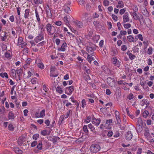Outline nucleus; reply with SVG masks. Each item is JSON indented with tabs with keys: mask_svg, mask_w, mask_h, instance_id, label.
Returning <instances> with one entry per match:
<instances>
[{
	"mask_svg": "<svg viewBox=\"0 0 154 154\" xmlns=\"http://www.w3.org/2000/svg\"><path fill=\"white\" fill-rule=\"evenodd\" d=\"M37 82V79L35 78H33L31 80V82L32 84H35Z\"/></svg>",
	"mask_w": 154,
	"mask_h": 154,
	"instance_id": "obj_37",
	"label": "nucleus"
},
{
	"mask_svg": "<svg viewBox=\"0 0 154 154\" xmlns=\"http://www.w3.org/2000/svg\"><path fill=\"white\" fill-rule=\"evenodd\" d=\"M132 16L135 20H137L139 19V17L136 13L134 12L132 14Z\"/></svg>",
	"mask_w": 154,
	"mask_h": 154,
	"instance_id": "obj_44",
	"label": "nucleus"
},
{
	"mask_svg": "<svg viewBox=\"0 0 154 154\" xmlns=\"http://www.w3.org/2000/svg\"><path fill=\"white\" fill-rule=\"evenodd\" d=\"M91 120V117L90 116H88L87 117V118L85 120L84 122L86 123H88L90 122Z\"/></svg>",
	"mask_w": 154,
	"mask_h": 154,
	"instance_id": "obj_34",
	"label": "nucleus"
},
{
	"mask_svg": "<svg viewBox=\"0 0 154 154\" xmlns=\"http://www.w3.org/2000/svg\"><path fill=\"white\" fill-rule=\"evenodd\" d=\"M63 103L64 104L66 103L65 105L66 107H68L69 106H71L72 105L71 103L68 102V100H65L63 102Z\"/></svg>",
	"mask_w": 154,
	"mask_h": 154,
	"instance_id": "obj_43",
	"label": "nucleus"
},
{
	"mask_svg": "<svg viewBox=\"0 0 154 154\" xmlns=\"http://www.w3.org/2000/svg\"><path fill=\"white\" fill-rule=\"evenodd\" d=\"M112 18L115 20L116 21L118 20L117 17L115 14H112Z\"/></svg>",
	"mask_w": 154,
	"mask_h": 154,
	"instance_id": "obj_55",
	"label": "nucleus"
},
{
	"mask_svg": "<svg viewBox=\"0 0 154 154\" xmlns=\"http://www.w3.org/2000/svg\"><path fill=\"white\" fill-rule=\"evenodd\" d=\"M121 49L123 51H125L127 49L126 46L125 45H123L121 47Z\"/></svg>",
	"mask_w": 154,
	"mask_h": 154,
	"instance_id": "obj_62",
	"label": "nucleus"
},
{
	"mask_svg": "<svg viewBox=\"0 0 154 154\" xmlns=\"http://www.w3.org/2000/svg\"><path fill=\"white\" fill-rule=\"evenodd\" d=\"M43 90L45 92H47L48 90V88L46 87L45 85H44L42 87Z\"/></svg>",
	"mask_w": 154,
	"mask_h": 154,
	"instance_id": "obj_53",
	"label": "nucleus"
},
{
	"mask_svg": "<svg viewBox=\"0 0 154 154\" xmlns=\"http://www.w3.org/2000/svg\"><path fill=\"white\" fill-rule=\"evenodd\" d=\"M82 107L83 108H84L86 105V101L85 100L83 99L82 101Z\"/></svg>",
	"mask_w": 154,
	"mask_h": 154,
	"instance_id": "obj_40",
	"label": "nucleus"
},
{
	"mask_svg": "<svg viewBox=\"0 0 154 154\" xmlns=\"http://www.w3.org/2000/svg\"><path fill=\"white\" fill-rule=\"evenodd\" d=\"M5 55L6 57L9 58L11 57V54L8 52L5 53Z\"/></svg>",
	"mask_w": 154,
	"mask_h": 154,
	"instance_id": "obj_64",
	"label": "nucleus"
},
{
	"mask_svg": "<svg viewBox=\"0 0 154 154\" xmlns=\"http://www.w3.org/2000/svg\"><path fill=\"white\" fill-rule=\"evenodd\" d=\"M28 113V111L27 109H25L23 111L24 115L25 116H27Z\"/></svg>",
	"mask_w": 154,
	"mask_h": 154,
	"instance_id": "obj_60",
	"label": "nucleus"
},
{
	"mask_svg": "<svg viewBox=\"0 0 154 154\" xmlns=\"http://www.w3.org/2000/svg\"><path fill=\"white\" fill-rule=\"evenodd\" d=\"M136 39H139L141 41H143V38L142 35L141 34H138L135 36Z\"/></svg>",
	"mask_w": 154,
	"mask_h": 154,
	"instance_id": "obj_24",
	"label": "nucleus"
},
{
	"mask_svg": "<svg viewBox=\"0 0 154 154\" xmlns=\"http://www.w3.org/2000/svg\"><path fill=\"white\" fill-rule=\"evenodd\" d=\"M107 81L108 85L111 87L116 86V82L114 79L109 77L107 79Z\"/></svg>",
	"mask_w": 154,
	"mask_h": 154,
	"instance_id": "obj_6",
	"label": "nucleus"
},
{
	"mask_svg": "<svg viewBox=\"0 0 154 154\" xmlns=\"http://www.w3.org/2000/svg\"><path fill=\"white\" fill-rule=\"evenodd\" d=\"M34 72V70L31 69L30 71H29L27 72L28 76L27 78H29L32 75V73Z\"/></svg>",
	"mask_w": 154,
	"mask_h": 154,
	"instance_id": "obj_27",
	"label": "nucleus"
},
{
	"mask_svg": "<svg viewBox=\"0 0 154 154\" xmlns=\"http://www.w3.org/2000/svg\"><path fill=\"white\" fill-rule=\"evenodd\" d=\"M41 134L42 135L44 136H45L47 135V131L46 130H43L41 131Z\"/></svg>",
	"mask_w": 154,
	"mask_h": 154,
	"instance_id": "obj_51",
	"label": "nucleus"
},
{
	"mask_svg": "<svg viewBox=\"0 0 154 154\" xmlns=\"http://www.w3.org/2000/svg\"><path fill=\"white\" fill-rule=\"evenodd\" d=\"M134 97V96L132 93H130L128 96V98L130 100L133 99Z\"/></svg>",
	"mask_w": 154,
	"mask_h": 154,
	"instance_id": "obj_45",
	"label": "nucleus"
},
{
	"mask_svg": "<svg viewBox=\"0 0 154 154\" xmlns=\"http://www.w3.org/2000/svg\"><path fill=\"white\" fill-rule=\"evenodd\" d=\"M128 56H129V58L131 60H133L135 57V55H133L132 53H129L128 54Z\"/></svg>",
	"mask_w": 154,
	"mask_h": 154,
	"instance_id": "obj_41",
	"label": "nucleus"
},
{
	"mask_svg": "<svg viewBox=\"0 0 154 154\" xmlns=\"http://www.w3.org/2000/svg\"><path fill=\"white\" fill-rule=\"evenodd\" d=\"M54 23L57 26H60L62 25V22L60 21H57L55 22Z\"/></svg>",
	"mask_w": 154,
	"mask_h": 154,
	"instance_id": "obj_46",
	"label": "nucleus"
},
{
	"mask_svg": "<svg viewBox=\"0 0 154 154\" xmlns=\"http://www.w3.org/2000/svg\"><path fill=\"white\" fill-rule=\"evenodd\" d=\"M30 12V10L28 9H26L24 13L25 18H29V16Z\"/></svg>",
	"mask_w": 154,
	"mask_h": 154,
	"instance_id": "obj_18",
	"label": "nucleus"
},
{
	"mask_svg": "<svg viewBox=\"0 0 154 154\" xmlns=\"http://www.w3.org/2000/svg\"><path fill=\"white\" fill-rule=\"evenodd\" d=\"M38 28L39 29H41V33L42 32V31H44V29H43V26L42 25H41L40 24H39L38 25Z\"/></svg>",
	"mask_w": 154,
	"mask_h": 154,
	"instance_id": "obj_57",
	"label": "nucleus"
},
{
	"mask_svg": "<svg viewBox=\"0 0 154 154\" xmlns=\"http://www.w3.org/2000/svg\"><path fill=\"white\" fill-rule=\"evenodd\" d=\"M138 124L140 125L142 124L143 123L142 120L140 118H139L138 119Z\"/></svg>",
	"mask_w": 154,
	"mask_h": 154,
	"instance_id": "obj_52",
	"label": "nucleus"
},
{
	"mask_svg": "<svg viewBox=\"0 0 154 154\" xmlns=\"http://www.w3.org/2000/svg\"><path fill=\"white\" fill-rule=\"evenodd\" d=\"M87 50L89 53H90V54L93 55V52L92 51V49L91 47H89L87 48Z\"/></svg>",
	"mask_w": 154,
	"mask_h": 154,
	"instance_id": "obj_29",
	"label": "nucleus"
},
{
	"mask_svg": "<svg viewBox=\"0 0 154 154\" xmlns=\"http://www.w3.org/2000/svg\"><path fill=\"white\" fill-rule=\"evenodd\" d=\"M120 33L123 35H125L127 34V32L126 31L124 30H121L120 31Z\"/></svg>",
	"mask_w": 154,
	"mask_h": 154,
	"instance_id": "obj_54",
	"label": "nucleus"
},
{
	"mask_svg": "<svg viewBox=\"0 0 154 154\" xmlns=\"http://www.w3.org/2000/svg\"><path fill=\"white\" fill-rule=\"evenodd\" d=\"M70 112V111L69 110L66 113V114L64 116V117L65 119H66L69 117Z\"/></svg>",
	"mask_w": 154,
	"mask_h": 154,
	"instance_id": "obj_56",
	"label": "nucleus"
},
{
	"mask_svg": "<svg viewBox=\"0 0 154 154\" xmlns=\"http://www.w3.org/2000/svg\"><path fill=\"white\" fill-rule=\"evenodd\" d=\"M149 114V112L146 110L144 111L142 114V116L143 117L145 118H146Z\"/></svg>",
	"mask_w": 154,
	"mask_h": 154,
	"instance_id": "obj_30",
	"label": "nucleus"
},
{
	"mask_svg": "<svg viewBox=\"0 0 154 154\" xmlns=\"http://www.w3.org/2000/svg\"><path fill=\"white\" fill-rule=\"evenodd\" d=\"M34 3L36 4H41L42 2V0H34Z\"/></svg>",
	"mask_w": 154,
	"mask_h": 154,
	"instance_id": "obj_48",
	"label": "nucleus"
},
{
	"mask_svg": "<svg viewBox=\"0 0 154 154\" xmlns=\"http://www.w3.org/2000/svg\"><path fill=\"white\" fill-rule=\"evenodd\" d=\"M88 128L90 129L91 130L94 132L95 130V128L91 124H89L88 125Z\"/></svg>",
	"mask_w": 154,
	"mask_h": 154,
	"instance_id": "obj_28",
	"label": "nucleus"
},
{
	"mask_svg": "<svg viewBox=\"0 0 154 154\" xmlns=\"http://www.w3.org/2000/svg\"><path fill=\"white\" fill-rule=\"evenodd\" d=\"M126 10L125 9L123 8L121 9L119 11V13L121 14H122L125 12Z\"/></svg>",
	"mask_w": 154,
	"mask_h": 154,
	"instance_id": "obj_58",
	"label": "nucleus"
},
{
	"mask_svg": "<svg viewBox=\"0 0 154 154\" xmlns=\"http://www.w3.org/2000/svg\"><path fill=\"white\" fill-rule=\"evenodd\" d=\"M67 47V44L66 43H63L60 48H58L57 50L59 51H64L66 50L65 48Z\"/></svg>",
	"mask_w": 154,
	"mask_h": 154,
	"instance_id": "obj_10",
	"label": "nucleus"
},
{
	"mask_svg": "<svg viewBox=\"0 0 154 154\" xmlns=\"http://www.w3.org/2000/svg\"><path fill=\"white\" fill-rule=\"evenodd\" d=\"M124 7V4L122 1H119L118 2V5L116 7L118 8H121Z\"/></svg>",
	"mask_w": 154,
	"mask_h": 154,
	"instance_id": "obj_19",
	"label": "nucleus"
},
{
	"mask_svg": "<svg viewBox=\"0 0 154 154\" xmlns=\"http://www.w3.org/2000/svg\"><path fill=\"white\" fill-rule=\"evenodd\" d=\"M9 19L11 22H13L14 20V16L13 15L10 16L9 17Z\"/></svg>",
	"mask_w": 154,
	"mask_h": 154,
	"instance_id": "obj_59",
	"label": "nucleus"
},
{
	"mask_svg": "<svg viewBox=\"0 0 154 154\" xmlns=\"http://www.w3.org/2000/svg\"><path fill=\"white\" fill-rule=\"evenodd\" d=\"M83 130L84 132L86 133H88V129L87 126L86 125H84L83 127Z\"/></svg>",
	"mask_w": 154,
	"mask_h": 154,
	"instance_id": "obj_39",
	"label": "nucleus"
},
{
	"mask_svg": "<svg viewBox=\"0 0 154 154\" xmlns=\"http://www.w3.org/2000/svg\"><path fill=\"white\" fill-rule=\"evenodd\" d=\"M141 104L143 106L146 105L147 106L149 105L146 99H143L142 101Z\"/></svg>",
	"mask_w": 154,
	"mask_h": 154,
	"instance_id": "obj_31",
	"label": "nucleus"
},
{
	"mask_svg": "<svg viewBox=\"0 0 154 154\" xmlns=\"http://www.w3.org/2000/svg\"><path fill=\"white\" fill-rule=\"evenodd\" d=\"M39 137V134H36L33 135L32 137L33 139L36 140Z\"/></svg>",
	"mask_w": 154,
	"mask_h": 154,
	"instance_id": "obj_47",
	"label": "nucleus"
},
{
	"mask_svg": "<svg viewBox=\"0 0 154 154\" xmlns=\"http://www.w3.org/2000/svg\"><path fill=\"white\" fill-rule=\"evenodd\" d=\"M119 113L118 111H115V115L116 119L117 120V123L119 124H120L121 122V120L120 119Z\"/></svg>",
	"mask_w": 154,
	"mask_h": 154,
	"instance_id": "obj_15",
	"label": "nucleus"
},
{
	"mask_svg": "<svg viewBox=\"0 0 154 154\" xmlns=\"http://www.w3.org/2000/svg\"><path fill=\"white\" fill-rule=\"evenodd\" d=\"M112 63L115 65L119 68L121 65V62L119 61L117 57H114L112 59Z\"/></svg>",
	"mask_w": 154,
	"mask_h": 154,
	"instance_id": "obj_4",
	"label": "nucleus"
},
{
	"mask_svg": "<svg viewBox=\"0 0 154 154\" xmlns=\"http://www.w3.org/2000/svg\"><path fill=\"white\" fill-rule=\"evenodd\" d=\"M144 134L145 137L149 140V141L150 142L152 139L149 133V131L148 130H146Z\"/></svg>",
	"mask_w": 154,
	"mask_h": 154,
	"instance_id": "obj_12",
	"label": "nucleus"
},
{
	"mask_svg": "<svg viewBox=\"0 0 154 154\" xmlns=\"http://www.w3.org/2000/svg\"><path fill=\"white\" fill-rule=\"evenodd\" d=\"M100 38V36L99 35H96L93 38V39L95 42H97L99 39Z\"/></svg>",
	"mask_w": 154,
	"mask_h": 154,
	"instance_id": "obj_35",
	"label": "nucleus"
},
{
	"mask_svg": "<svg viewBox=\"0 0 154 154\" xmlns=\"http://www.w3.org/2000/svg\"><path fill=\"white\" fill-rule=\"evenodd\" d=\"M127 39L128 41L130 42H134L136 41L135 40L134 37L131 35L127 36Z\"/></svg>",
	"mask_w": 154,
	"mask_h": 154,
	"instance_id": "obj_16",
	"label": "nucleus"
},
{
	"mask_svg": "<svg viewBox=\"0 0 154 154\" xmlns=\"http://www.w3.org/2000/svg\"><path fill=\"white\" fill-rule=\"evenodd\" d=\"M35 12L37 20L38 22H39L40 21V18H39L38 13L36 9L35 10Z\"/></svg>",
	"mask_w": 154,
	"mask_h": 154,
	"instance_id": "obj_25",
	"label": "nucleus"
},
{
	"mask_svg": "<svg viewBox=\"0 0 154 154\" xmlns=\"http://www.w3.org/2000/svg\"><path fill=\"white\" fill-rule=\"evenodd\" d=\"M113 134V133L112 131H109L108 132L107 135L108 137H111L112 135Z\"/></svg>",
	"mask_w": 154,
	"mask_h": 154,
	"instance_id": "obj_61",
	"label": "nucleus"
},
{
	"mask_svg": "<svg viewBox=\"0 0 154 154\" xmlns=\"http://www.w3.org/2000/svg\"><path fill=\"white\" fill-rule=\"evenodd\" d=\"M100 149L99 145H91L90 148L91 152L93 153H96L99 151Z\"/></svg>",
	"mask_w": 154,
	"mask_h": 154,
	"instance_id": "obj_2",
	"label": "nucleus"
},
{
	"mask_svg": "<svg viewBox=\"0 0 154 154\" xmlns=\"http://www.w3.org/2000/svg\"><path fill=\"white\" fill-rule=\"evenodd\" d=\"M74 88L73 86L66 87L65 88V92L68 95H71L73 91Z\"/></svg>",
	"mask_w": 154,
	"mask_h": 154,
	"instance_id": "obj_3",
	"label": "nucleus"
},
{
	"mask_svg": "<svg viewBox=\"0 0 154 154\" xmlns=\"http://www.w3.org/2000/svg\"><path fill=\"white\" fill-rule=\"evenodd\" d=\"M153 48L152 47H149L147 50V54L149 55H151L152 54Z\"/></svg>",
	"mask_w": 154,
	"mask_h": 154,
	"instance_id": "obj_26",
	"label": "nucleus"
},
{
	"mask_svg": "<svg viewBox=\"0 0 154 154\" xmlns=\"http://www.w3.org/2000/svg\"><path fill=\"white\" fill-rule=\"evenodd\" d=\"M123 26L125 29H128L131 27V25L130 23H126L124 24Z\"/></svg>",
	"mask_w": 154,
	"mask_h": 154,
	"instance_id": "obj_38",
	"label": "nucleus"
},
{
	"mask_svg": "<svg viewBox=\"0 0 154 154\" xmlns=\"http://www.w3.org/2000/svg\"><path fill=\"white\" fill-rule=\"evenodd\" d=\"M8 129L11 131H13L14 130V128L13 125L12 124H10L9 125Z\"/></svg>",
	"mask_w": 154,
	"mask_h": 154,
	"instance_id": "obj_49",
	"label": "nucleus"
},
{
	"mask_svg": "<svg viewBox=\"0 0 154 154\" xmlns=\"http://www.w3.org/2000/svg\"><path fill=\"white\" fill-rule=\"evenodd\" d=\"M112 122V120L110 119L106 121L105 125V127L106 129H109L111 128Z\"/></svg>",
	"mask_w": 154,
	"mask_h": 154,
	"instance_id": "obj_7",
	"label": "nucleus"
},
{
	"mask_svg": "<svg viewBox=\"0 0 154 154\" xmlns=\"http://www.w3.org/2000/svg\"><path fill=\"white\" fill-rule=\"evenodd\" d=\"M129 15L128 13H126L123 16V21L124 23L128 22L129 21Z\"/></svg>",
	"mask_w": 154,
	"mask_h": 154,
	"instance_id": "obj_8",
	"label": "nucleus"
},
{
	"mask_svg": "<svg viewBox=\"0 0 154 154\" xmlns=\"http://www.w3.org/2000/svg\"><path fill=\"white\" fill-rule=\"evenodd\" d=\"M133 135L131 131H128L125 134V138L127 140H130L132 137Z\"/></svg>",
	"mask_w": 154,
	"mask_h": 154,
	"instance_id": "obj_13",
	"label": "nucleus"
},
{
	"mask_svg": "<svg viewBox=\"0 0 154 154\" xmlns=\"http://www.w3.org/2000/svg\"><path fill=\"white\" fill-rule=\"evenodd\" d=\"M74 24L75 26L79 28H81L83 26L82 23L78 20L74 22Z\"/></svg>",
	"mask_w": 154,
	"mask_h": 154,
	"instance_id": "obj_14",
	"label": "nucleus"
},
{
	"mask_svg": "<svg viewBox=\"0 0 154 154\" xmlns=\"http://www.w3.org/2000/svg\"><path fill=\"white\" fill-rule=\"evenodd\" d=\"M38 67L41 69H43L44 68V66L43 63L42 62H40L38 64Z\"/></svg>",
	"mask_w": 154,
	"mask_h": 154,
	"instance_id": "obj_33",
	"label": "nucleus"
},
{
	"mask_svg": "<svg viewBox=\"0 0 154 154\" xmlns=\"http://www.w3.org/2000/svg\"><path fill=\"white\" fill-rule=\"evenodd\" d=\"M0 76L3 78H5L7 79L8 78V76L7 73L5 72L0 73Z\"/></svg>",
	"mask_w": 154,
	"mask_h": 154,
	"instance_id": "obj_22",
	"label": "nucleus"
},
{
	"mask_svg": "<svg viewBox=\"0 0 154 154\" xmlns=\"http://www.w3.org/2000/svg\"><path fill=\"white\" fill-rule=\"evenodd\" d=\"M63 9L65 12L69 14L71 12L70 8L66 6L64 7Z\"/></svg>",
	"mask_w": 154,
	"mask_h": 154,
	"instance_id": "obj_20",
	"label": "nucleus"
},
{
	"mask_svg": "<svg viewBox=\"0 0 154 154\" xmlns=\"http://www.w3.org/2000/svg\"><path fill=\"white\" fill-rule=\"evenodd\" d=\"M14 86H13L12 88L11 89V94L12 95L13 94H16V92L14 90Z\"/></svg>",
	"mask_w": 154,
	"mask_h": 154,
	"instance_id": "obj_50",
	"label": "nucleus"
},
{
	"mask_svg": "<svg viewBox=\"0 0 154 154\" xmlns=\"http://www.w3.org/2000/svg\"><path fill=\"white\" fill-rule=\"evenodd\" d=\"M44 38L43 36L42 33H40L37 36L35 39V41L36 42L38 43L40 41L43 40Z\"/></svg>",
	"mask_w": 154,
	"mask_h": 154,
	"instance_id": "obj_9",
	"label": "nucleus"
},
{
	"mask_svg": "<svg viewBox=\"0 0 154 154\" xmlns=\"http://www.w3.org/2000/svg\"><path fill=\"white\" fill-rule=\"evenodd\" d=\"M103 4L104 6H108L109 5V2L108 0H104L103 1Z\"/></svg>",
	"mask_w": 154,
	"mask_h": 154,
	"instance_id": "obj_42",
	"label": "nucleus"
},
{
	"mask_svg": "<svg viewBox=\"0 0 154 154\" xmlns=\"http://www.w3.org/2000/svg\"><path fill=\"white\" fill-rule=\"evenodd\" d=\"M23 41V38L21 37H20L18 38V42L17 43L18 45H20L22 44Z\"/></svg>",
	"mask_w": 154,
	"mask_h": 154,
	"instance_id": "obj_36",
	"label": "nucleus"
},
{
	"mask_svg": "<svg viewBox=\"0 0 154 154\" xmlns=\"http://www.w3.org/2000/svg\"><path fill=\"white\" fill-rule=\"evenodd\" d=\"M70 18V16L69 15H66L64 17L63 19V20L65 23V24L70 29H71V26L69 24V21Z\"/></svg>",
	"mask_w": 154,
	"mask_h": 154,
	"instance_id": "obj_5",
	"label": "nucleus"
},
{
	"mask_svg": "<svg viewBox=\"0 0 154 154\" xmlns=\"http://www.w3.org/2000/svg\"><path fill=\"white\" fill-rule=\"evenodd\" d=\"M63 88H62L58 86L56 88V91L60 94H62L63 92Z\"/></svg>",
	"mask_w": 154,
	"mask_h": 154,
	"instance_id": "obj_21",
	"label": "nucleus"
},
{
	"mask_svg": "<svg viewBox=\"0 0 154 154\" xmlns=\"http://www.w3.org/2000/svg\"><path fill=\"white\" fill-rule=\"evenodd\" d=\"M152 61L150 59V58L148 59V60H147V63H148V64L149 65H152Z\"/></svg>",
	"mask_w": 154,
	"mask_h": 154,
	"instance_id": "obj_63",
	"label": "nucleus"
},
{
	"mask_svg": "<svg viewBox=\"0 0 154 154\" xmlns=\"http://www.w3.org/2000/svg\"><path fill=\"white\" fill-rule=\"evenodd\" d=\"M46 29L48 34L50 35H53L55 32L54 28L50 24L48 23L47 25Z\"/></svg>",
	"mask_w": 154,
	"mask_h": 154,
	"instance_id": "obj_1",
	"label": "nucleus"
},
{
	"mask_svg": "<svg viewBox=\"0 0 154 154\" xmlns=\"http://www.w3.org/2000/svg\"><path fill=\"white\" fill-rule=\"evenodd\" d=\"M45 109L42 110L40 113V116H37L38 118H43L45 116Z\"/></svg>",
	"mask_w": 154,
	"mask_h": 154,
	"instance_id": "obj_23",
	"label": "nucleus"
},
{
	"mask_svg": "<svg viewBox=\"0 0 154 154\" xmlns=\"http://www.w3.org/2000/svg\"><path fill=\"white\" fill-rule=\"evenodd\" d=\"M13 150L17 153L22 154V151L17 147H14L13 148Z\"/></svg>",
	"mask_w": 154,
	"mask_h": 154,
	"instance_id": "obj_17",
	"label": "nucleus"
},
{
	"mask_svg": "<svg viewBox=\"0 0 154 154\" xmlns=\"http://www.w3.org/2000/svg\"><path fill=\"white\" fill-rule=\"evenodd\" d=\"M92 123L98 126L100 122V120L99 119H96L94 118H92L91 121Z\"/></svg>",
	"mask_w": 154,
	"mask_h": 154,
	"instance_id": "obj_11",
	"label": "nucleus"
},
{
	"mask_svg": "<svg viewBox=\"0 0 154 154\" xmlns=\"http://www.w3.org/2000/svg\"><path fill=\"white\" fill-rule=\"evenodd\" d=\"M87 58L88 61L90 63H91L92 61L94 60V57L92 56H91L89 55H88V56Z\"/></svg>",
	"mask_w": 154,
	"mask_h": 154,
	"instance_id": "obj_32",
	"label": "nucleus"
}]
</instances>
